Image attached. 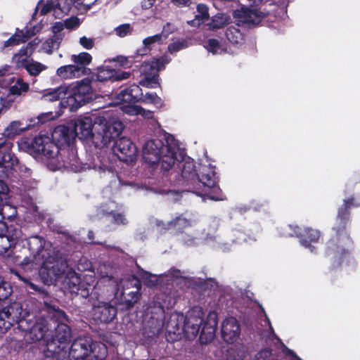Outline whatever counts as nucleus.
<instances>
[{
  "label": "nucleus",
  "instance_id": "1",
  "mask_svg": "<svg viewBox=\"0 0 360 360\" xmlns=\"http://www.w3.org/2000/svg\"><path fill=\"white\" fill-rule=\"evenodd\" d=\"M34 318L33 314L22 311L13 325L17 323L18 328L25 332L24 338L27 343L45 342L44 354L46 358L68 360L72 320L63 310L50 304L45 305L41 316L33 321Z\"/></svg>",
  "mask_w": 360,
  "mask_h": 360
},
{
  "label": "nucleus",
  "instance_id": "2",
  "mask_svg": "<svg viewBox=\"0 0 360 360\" xmlns=\"http://www.w3.org/2000/svg\"><path fill=\"white\" fill-rule=\"evenodd\" d=\"M15 244L27 247L30 255H25L20 261L22 266L29 264L41 265L39 274L44 282L52 283L65 274L68 267L66 259L58 252L45 248V239L39 235L27 236L20 228L16 227L14 233L9 236Z\"/></svg>",
  "mask_w": 360,
  "mask_h": 360
},
{
  "label": "nucleus",
  "instance_id": "3",
  "mask_svg": "<svg viewBox=\"0 0 360 360\" xmlns=\"http://www.w3.org/2000/svg\"><path fill=\"white\" fill-rule=\"evenodd\" d=\"M359 207L360 198L352 195L343 199L342 204L338 209L335 224L324 249V255L330 262L332 269L348 265L352 259L351 253L354 243L347 226L350 221L351 208Z\"/></svg>",
  "mask_w": 360,
  "mask_h": 360
},
{
  "label": "nucleus",
  "instance_id": "4",
  "mask_svg": "<svg viewBox=\"0 0 360 360\" xmlns=\"http://www.w3.org/2000/svg\"><path fill=\"white\" fill-rule=\"evenodd\" d=\"M90 82L87 79L77 81L70 85H61L49 89L42 95L41 99L53 102L60 100V105L70 111H76L80 107L91 101Z\"/></svg>",
  "mask_w": 360,
  "mask_h": 360
},
{
  "label": "nucleus",
  "instance_id": "5",
  "mask_svg": "<svg viewBox=\"0 0 360 360\" xmlns=\"http://www.w3.org/2000/svg\"><path fill=\"white\" fill-rule=\"evenodd\" d=\"M26 130L20 121H12L4 129L0 137V178L9 179L13 176L18 160L12 152V143L7 138L12 139Z\"/></svg>",
  "mask_w": 360,
  "mask_h": 360
},
{
  "label": "nucleus",
  "instance_id": "6",
  "mask_svg": "<svg viewBox=\"0 0 360 360\" xmlns=\"http://www.w3.org/2000/svg\"><path fill=\"white\" fill-rule=\"evenodd\" d=\"M165 143L159 139L146 141L143 147V159L150 166L161 165V169L169 171L176 160V148L169 144L167 139Z\"/></svg>",
  "mask_w": 360,
  "mask_h": 360
},
{
  "label": "nucleus",
  "instance_id": "7",
  "mask_svg": "<svg viewBox=\"0 0 360 360\" xmlns=\"http://www.w3.org/2000/svg\"><path fill=\"white\" fill-rule=\"evenodd\" d=\"M12 287L9 283L0 277V333H4L13 326V321L18 320L22 307L20 302H11L9 297L12 293Z\"/></svg>",
  "mask_w": 360,
  "mask_h": 360
},
{
  "label": "nucleus",
  "instance_id": "8",
  "mask_svg": "<svg viewBox=\"0 0 360 360\" xmlns=\"http://www.w3.org/2000/svg\"><path fill=\"white\" fill-rule=\"evenodd\" d=\"M124 124L119 120L98 117L95 119L94 129L89 140L96 148L106 146L111 141L118 138L124 129Z\"/></svg>",
  "mask_w": 360,
  "mask_h": 360
},
{
  "label": "nucleus",
  "instance_id": "9",
  "mask_svg": "<svg viewBox=\"0 0 360 360\" xmlns=\"http://www.w3.org/2000/svg\"><path fill=\"white\" fill-rule=\"evenodd\" d=\"M199 184L194 186L193 193L198 196L207 197L212 200H224L225 195L219 188V176L214 167L209 165H201L198 170Z\"/></svg>",
  "mask_w": 360,
  "mask_h": 360
},
{
  "label": "nucleus",
  "instance_id": "10",
  "mask_svg": "<svg viewBox=\"0 0 360 360\" xmlns=\"http://www.w3.org/2000/svg\"><path fill=\"white\" fill-rule=\"evenodd\" d=\"M170 60L169 56L163 55L158 58H153L150 61L143 62L139 68V72L143 76L139 84L147 88L160 86L159 72L164 70Z\"/></svg>",
  "mask_w": 360,
  "mask_h": 360
},
{
  "label": "nucleus",
  "instance_id": "11",
  "mask_svg": "<svg viewBox=\"0 0 360 360\" xmlns=\"http://www.w3.org/2000/svg\"><path fill=\"white\" fill-rule=\"evenodd\" d=\"M280 235L283 237H297L302 245L308 248H314L311 243L318 242L321 233L319 230L309 227L301 228L297 225L287 224L281 228Z\"/></svg>",
  "mask_w": 360,
  "mask_h": 360
},
{
  "label": "nucleus",
  "instance_id": "12",
  "mask_svg": "<svg viewBox=\"0 0 360 360\" xmlns=\"http://www.w3.org/2000/svg\"><path fill=\"white\" fill-rule=\"evenodd\" d=\"M131 76L129 72L116 70L108 66L102 65L97 68L96 72L91 74V78L86 77L90 82L91 86V101L93 100L94 91L95 89V84L98 82H105L110 81L112 82L115 81H122L129 79Z\"/></svg>",
  "mask_w": 360,
  "mask_h": 360
},
{
  "label": "nucleus",
  "instance_id": "13",
  "mask_svg": "<svg viewBox=\"0 0 360 360\" xmlns=\"http://www.w3.org/2000/svg\"><path fill=\"white\" fill-rule=\"evenodd\" d=\"M71 337L70 338V339ZM68 342L67 349L68 360H84L87 358L95 349V342L89 336H79L75 338L69 347ZM56 360V359H52Z\"/></svg>",
  "mask_w": 360,
  "mask_h": 360
},
{
  "label": "nucleus",
  "instance_id": "14",
  "mask_svg": "<svg viewBox=\"0 0 360 360\" xmlns=\"http://www.w3.org/2000/svg\"><path fill=\"white\" fill-rule=\"evenodd\" d=\"M28 149L32 154L41 155L50 160L52 155L58 153L57 146L51 141L50 136L39 134L33 138Z\"/></svg>",
  "mask_w": 360,
  "mask_h": 360
},
{
  "label": "nucleus",
  "instance_id": "15",
  "mask_svg": "<svg viewBox=\"0 0 360 360\" xmlns=\"http://www.w3.org/2000/svg\"><path fill=\"white\" fill-rule=\"evenodd\" d=\"M77 163V157L76 152L72 147L62 148L59 153L56 155H52L50 160L46 162L47 167L50 170L56 171L62 168H69L75 166Z\"/></svg>",
  "mask_w": 360,
  "mask_h": 360
},
{
  "label": "nucleus",
  "instance_id": "16",
  "mask_svg": "<svg viewBox=\"0 0 360 360\" xmlns=\"http://www.w3.org/2000/svg\"><path fill=\"white\" fill-rule=\"evenodd\" d=\"M112 141V150L121 161L131 162L136 159L138 149L131 139L123 136Z\"/></svg>",
  "mask_w": 360,
  "mask_h": 360
},
{
  "label": "nucleus",
  "instance_id": "17",
  "mask_svg": "<svg viewBox=\"0 0 360 360\" xmlns=\"http://www.w3.org/2000/svg\"><path fill=\"white\" fill-rule=\"evenodd\" d=\"M92 318L97 323H109L113 321L117 315V308L106 302L101 304L94 302Z\"/></svg>",
  "mask_w": 360,
  "mask_h": 360
},
{
  "label": "nucleus",
  "instance_id": "18",
  "mask_svg": "<svg viewBox=\"0 0 360 360\" xmlns=\"http://www.w3.org/2000/svg\"><path fill=\"white\" fill-rule=\"evenodd\" d=\"M185 316L182 314H172L166 323L165 337L168 342H175L181 339L184 329Z\"/></svg>",
  "mask_w": 360,
  "mask_h": 360
},
{
  "label": "nucleus",
  "instance_id": "19",
  "mask_svg": "<svg viewBox=\"0 0 360 360\" xmlns=\"http://www.w3.org/2000/svg\"><path fill=\"white\" fill-rule=\"evenodd\" d=\"M51 139L59 150L62 148H70L71 146L75 142V134L73 133L72 127L58 125L53 129Z\"/></svg>",
  "mask_w": 360,
  "mask_h": 360
},
{
  "label": "nucleus",
  "instance_id": "20",
  "mask_svg": "<svg viewBox=\"0 0 360 360\" xmlns=\"http://www.w3.org/2000/svg\"><path fill=\"white\" fill-rule=\"evenodd\" d=\"M180 164L179 167H181V184L187 186L188 190L193 192L194 186L199 184L198 172L196 170L195 162L188 158Z\"/></svg>",
  "mask_w": 360,
  "mask_h": 360
},
{
  "label": "nucleus",
  "instance_id": "21",
  "mask_svg": "<svg viewBox=\"0 0 360 360\" xmlns=\"http://www.w3.org/2000/svg\"><path fill=\"white\" fill-rule=\"evenodd\" d=\"M218 324V315L214 311H210L201 325L199 333V340L202 345H206L212 341L215 336Z\"/></svg>",
  "mask_w": 360,
  "mask_h": 360
},
{
  "label": "nucleus",
  "instance_id": "22",
  "mask_svg": "<svg viewBox=\"0 0 360 360\" xmlns=\"http://www.w3.org/2000/svg\"><path fill=\"white\" fill-rule=\"evenodd\" d=\"M223 340L229 344L233 343L240 335V327L238 321L234 317H229L224 320L221 328Z\"/></svg>",
  "mask_w": 360,
  "mask_h": 360
},
{
  "label": "nucleus",
  "instance_id": "23",
  "mask_svg": "<svg viewBox=\"0 0 360 360\" xmlns=\"http://www.w3.org/2000/svg\"><path fill=\"white\" fill-rule=\"evenodd\" d=\"M95 120L93 122L91 117H84L77 119L72 127L75 138L80 140L89 141L92 131L94 129Z\"/></svg>",
  "mask_w": 360,
  "mask_h": 360
},
{
  "label": "nucleus",
  "instance_id": "24",
  "mask_svg": "<svg viewBox=\"0 0 360 360\" xmlns=\"http://www.w3.org/2000/svg\"><path fill=\"white\" fill-rule=\"evenodd\" d=\"M141 285L139 280L136 279L134 287H124L120 295L122 304H124L126 309H131L138 302L141 297L140 290Z\"/></svg>",
  "mask_w": 360,
  "mask_h": 360
},
{
  "label": "nucleus",
  "instance_id": "25",
  "mask_svg": "<svg viewBox=\"0 0 360 360\" xmlns=\"http://www.w3.org/2000/svg\"><path fill=\"white\" fill-rule=\"evenodd\" d=\"M162 329L160 324L154 323L153 321L144 325L140 337L141 344L147 346L152 345L156 342Z\"/></svg>",
  "mask_w": 360,
  "mask_h": 360
},
{
  "label": "nucleus",
  "instance_id": "26",
  "mask_svg": "<svg viewBox=\"0 0 360 360\" xmlns=\"http://www.w3.org/2000/svg\"><path fill=\"white\" fill-rule=\"evenodd\" d=\"M203 319L200 316H185L183 333L186 339L194 340L199 335Z\"/></svg>",
  "mask_w": 360,
  "mask_h": 360
},
{
  "label": "nucleus",
  "instance_id": "27",
  "mask_svg": "<svg viewBox=\"0 0 360 360\" xmlns=\"http://www.w3.org/2000/svg\"><path fill=\"white\" fill-rule=\"evenodd\" d=\"M162 32L145 38L143 40V47L137 49L136 54L141 56L149 54L157 45L162 44Z\"/></svg>",
  "mask_w": 360,
  "mask_h": 360
},
{
  "label": "nucleus",
  "instance_id": "28",
  "mask_svg": "<svg viewBox=\"0 0 360 360\" xmlns=\"http://www.w3.org/2000/svg\"><path fill=\"white\" fill-rule=\"evenodd\" d=\"M72 61L80 69V74L85 75L91 72V70L86 66L91 63L92 56L87 52H81L77 55H72Z\"/></svg>",
  "mask_w": 360,
  "mask_h": 360
},
{
  "label": "nucleus",
  "instance_id": "29",
  "mask_svg": "<svg viewBox=\"0 0 360 360\" xmlns=\"http://www.w3.org/2000/svg\"><path fill=\"white\" fill-rule=\"evenodd\" d=\"M230 20L231 18L228 15L218 13L211 18L210 21L206 24V26L208 30L214 32L224 28L230 22Z\"/></svg>",
  "mask_w": 360,
  "mask_h": 360
},
{
  "label": "nucleus",
  "instance_id": "30",
  "mask_svg": "<svg viewBox=\"0 0 360 360\" xmlns=\"http://www.w3.org/2000/svg\"><path fill=\"white\" fill-rule=\"evenodd\" d=\"M17 66L18 68H24L32 76L39 75L46 68L41 63L34 60L30 61L25 59L18 60L17 62Z\"/></svg>",
  "mask_w": 360,
  "mask_h": 360
},
{
  "label": "nucleus",
  "instance_id": "31",
  "mask_svg": "<svg viewBox=\"0 0 360 360\" xmlns=\"http://www.w3.org/2000/svg\"><path fill=\"white\" fill-rule=\"evenodd\" d=\"M225 36L227 40L233 46H240L244 43V35L240 29L231 25L226 28Z\"/></svg>",
  "mask_w": 360,
  "mask_h": 360
},
{
  "label": "nucleus",
  "instance_id": "32",
  "mask_svg": "<svg viewBox=\"0 0 360 360\" xmlns=\"http://www.w3.org/2000/svg\"><path fill=\"white\" fill-rule=\"evenodd\" d=\"M79 71L80 69L72 64L58 68L56 70V74L62 79H70L72 77H79L82 76Z\"/></svg>",
  "mask_w": 360,
  "mask_h": 360
},
{
  "label": "nucleus",
  "instance_id": "33",
  "mask_svg": "<svg viewBox=\"0 0 360 360\" xmlns=\"http://www.w3.org/2000/svg\"><path fill=\"white\" fill-rule=\"evenodd\" d=\"M196 9L198 14L195 16V19L188 22V23L192 26L195 25L196 21V24L198 25H200V24L203 23L206 20L209 19V9L206 4H198L197 5Z\"/></svg>",
  "mask_w": 360,
  "mask_h": 360
},
{
  "label": "nucleus",
  "instance_id": "34",
  "mask_svg": "<svg viewBox=\"0 0 360 360\" xmlns=\"http://www.w3.org/2000/svg\"><path fill=\"white\" fill-rule=\"evenodd\" d=\"M191 226V221L184 217L182 214H180L168 223L169 229H174L178 232H183L184 229Z\"/></svg>",
  "mask_w": 360,
  "mask_h": 360
},
{
  "label": "nucleus",
  "instance_id": "35",
  "mask_svg": "<svg viewBox=\"0 0 360 360\" xmlns=\"http://www.w3.org/2000/svg\"><path fill=\"white\" fill-rule=\"evenodd\" d=\"M106 292H108V290L105 289V287L97 283L91 289L90 300H96L98 302V304H101V302H105L104 300L106 297Z\"/></svg>",
  "mask_w": 360,
  "mask_h": 360
},
{
  "label": "nucleus",
  "instance_id": "36",
  "mask_svg": "<svg viewBox=\"0 0 360 360\" xmlns=\"http://www.w3.org/2000/svg\"><path fill=\"white\" fill-rule=\"evenodd\" d=\"M204 47L213 55L226 53V48L223 47L216 39H208Z\"/></svg>",
  "mask_w": 360,
  "mask_h": 360
},
{
  "label": "nucleus",
  "instance_id": "37",
  "mask_svg": "<svg viewBox=\"0 0 360 360\" xmlns=\"http://www.w3.org/2000/svg\"><path fill=\"white\" fill-rule=\"evenodd\" d=\"M74 4V0H55L56 11L59 13V16L62 18L64 15L68 14Z\"/></svg>",
  "mask_w": 360,
  "mask_h": 360
},
{
  "label": "nucleus",
  "instance_id": "38",
  "mask_svg": "<svg viewBox=\"0 0 360 360\" xmlns=\"http://www.w3.org/2000/svg\"><path fill=\"white\" fill-rule=\"evenodd\" d=\"M30 85L25 82L22 78H18L15 84L9 88V93L11 95L19 96L22 93L27 92L29 90Z\"/></svg>",
  "mask_w": 360,
  "mask_h": 360
},
{
  "label": "nucleus",
  "instance_id": "39",
  "mask_svg": "<svg viewBox=\"0 0 360 360\" xmlns=\"http://www.w3.org/2000/svg\"><path fill=\"white\" fill-rule=\"evenodd\" d=\"M22 30L19 28H16L15 33L4 42L3 48L14 46L19 45L21 43H24V40L22 39Z\"/></svg>",
  "mask_w": 360,
  "mask_h": 360
},
{
  "label": "nucleus",
  "instance_id": "40",
  "mask_svg": "<svg viewBox=\"0 0 360 360\" xmlns=\"http://www.w3.org/2000/svg\"><path fill=\"white\" fill-rule=\"evenodd\" d=\"M40 15H45L49 13L51 11H54V15L56 18H60L59 16V13L56 11L55 0H48L46 4H42L39 5Z\"/></svg>",
  "mask_w": 360,
  "mask_h": 360
},
{
  "label": "nucleus",
  "instance_id": "41",
  "mask_svg": "<svg viewBox=\"0 0 360 360\" xmlns=\"http://www.w3.org/2000/svg\"><path fill=\"white\" fill-rule=\"evenodd\" d=\"M117 98L122 102L128 104H135L137 103L129 86L121 90L117 94Z\"/></svg>",
  "mask_w": 360,
  "mask_h": 360
},
{
  "label": "nucleus",
  "instance_id": "42",
  "mask_svg": "<svg viewBox=\"0 0 360 360\" xmlns=\"http://www.w3.org/2000/svg\"><path fill=\"white\" fill-rule=\"evenodd\" d=\"M110 217H111L110 222L115 225L120 226L127 225L128 224V221L125 215L122 213L117 212L115 210H112V213H111Z\"/></svg>",
  "mask_w": 360,
  "mask_h": 360
},
{
  "label": "nucleus",
  "instance_id": "43",
  "mask_svg": "<svg viewBox=\"0 0 360 360\" xmlns=\"http://www.w3.org/2000/svg\"><path fill=\"white\" fill-rule=\"evenodd\" d=\"M32 51H30L29 46L27 45L22 46L18 52L13 56V59L15 60L17 63L18 60L25 59L28 60L32 55Z\"/></svg>",
  "mask_w": 360,
  "mask_h": 360
},
{
  "label": "nucleus",
  "instance_id": "44",
  "mask_svg": "<svg viewBox=\"0 0 360 360\" xmlns=\"http://www.w3.org/2000/svg\"><path fill=\"white\" fill-rule=\"evenodd\" d=\"M67 283L72 292L76 290H79V286L82 284L80 277L76 273H74V275L68 279Z\"/></svg>",
  "mask_w": 360,
  "mask_h": 360
},
{
  "label": "nucleus",
  "instance_id": "45",
  "mask_svg": "<svg viewBox=\"0 0 360 360\" xmlns=\"http://www.w3.org/2000/svg\"><path fill=\"white\" fill-rule=\"evenodd\" d=\"M116 34L120 37H124L128 34H130L132 32V27L130 24L125 23L117 26L115 29Z\"/></svg>",
  "mask_w": 360,
  "mask_h": 360
},
{
  "label": "nucleus",
  "instance_id": "46",
  "mask_svg": "<svg viewBox=\"0 0 360 360\" xmlns=\"http://www.w3.org/2000/svg\"><path fill=\"white\" fill-rule=\"evenodd\" d=\"M186 47H187V42L186 40H177L176 41L170 43L168 45V51L171 54H172L174 53L179 51L180 50Z\"/></svg>",
  "mask_w": 360,
  "mask_h": 360
},
{
  "label": "nucleus",
  "instance_id": "47",
  "mask_svg": "<svg viewBox=\"0 0 360 360\" xmlns=\"http://www.w3.org/2000/svg\"><path fill=\"white\" fill-rule=\"evenodd\" d=\"M129 88L130 89L131 94H133L136 99L135 101H136L137 103L144 101V94H143L142 89L139 85L134 84L129 86Z\"/></svg>",
  "mask_w": 360,
  "mask_h": 360
},
{
  "label": "nucleus",
  "instance_id": "48",
  "mask_svg": "<svg viewBox=\"0 0 360 360\" xmlns=\"http://www.w3.org/2000/svg\"><path fill=\"white\" fill-rule=\"evenodd\" d=\"M65 27L68 30H74L78 27L80 25V20L77 16H71L64 21Z\"/></svg>",
  "mask_w": 360,
  "mask_h": 360
},
{
  "label": "nucleus",
  "instance_id": "49",
  "mask_svg": "<svg viewBox=\"0 0 360 360\" xmlns=\"http://www.w3.org/2000/svg\"><path fill=\"white\" fill-rule=\"evenodd\" d=\"M142 102H148L155 105H161L162 99L156 93H146L144 95V101H142Z\"/></svg>",
  "mask_w": 360,
  "mask_h": 360
},
{
  "label": "nucleus",
  "instance_id": "50",
  "mask_svg": "<svg viewBox=\"0 0 360 360\" xmlns=\"http://www.w3.org/2000/svg\"><path fill=\"white\" fill-rule=\"evenodd\" d=\"M65 27L64 22H56L52 26V32H53L54 35L51 39V43L53 44L56 39H58V36L56 35L57 34L60 33L61 31L63 30Z\"/></svg>",
  "mask_w": 360,
  "mask_h": 360
},
{
  "label": "nucleus",
  "instance_id": "51",
  "mask_svg": "<svg viewBox=\"0 0 360 360\" xmlns=\"http://www.w3.org/2000/svg\"><path fill=\"white\" fill-rule=\"evenodd\" d=\"M272 354V351L269 348H265L260 350L255 356V360H269Z\"/></svg>",
  "mask_w": 360,
  "mask_h": 360
},
{
  "label": "nucleus",
  "instance_id": "52",
  "mask_svg": "<svg viewBox=\"0 0 360 360\" xmlns=\"http://www.w3.org/2000/svg\"><path fill=\"white\" fill-rule=\"evenodd\" d=\"M80 44L86 49H91L94 46V40L91 38H87L85 36L82 37L79 39Z\"/></svg>",
  "mask_w": 360,
  "mask_h": 360
},
{
  "label": "nucleus",
  "instance_id": "53",
  "mask_svg": "<svg viewBox=\"0 0 360 360\" xmlns=\"http://www.w3.org/2000/svg\"><path fill=\"white\" fill-rule=\"evenodd\" d=\"M22 30V39L24 40V43L31 39L33 36H34L37 32H39V30H37V31H32L30 27H26L25 31Z\"/></svg>",
  "mask_w": 360,
  "mask_h": 360
},
{
  "label": "nucleus",
  "instance_id": "54",
  "mask_svg": "<svg viewBox=\"0 0 360 360\" xmlns=\"http://www.w3.org/2000/svg\"><path fill=\"white\" fill-rule=\"evenodd\" d=\"M74 292L85 298L88 297H90L91 294L89 289L84 287L83 283L79 286V290H76Z\"/></svg>",
  "mask_w": 360,
  "mask_h": 360
},
{
  "label": "nucleus",
  "instance_id": "55",
  "mask_svg": "<svg viewBox=\"0 0 360 360\" xmlns=\"http://www.w3.org/2000/svg\"><path fill=\"white\" fill-rule=\"evenodd\" d=\"M111 213H112V210L108 211L103 206L100 207L97 210V215L99 218L110 217Z\"/></svg>",
  "mask_w": 360,
  "mask_h": 360
},
{
  "label": "nucleus",
  "instance_id": "56",
  "mask_svg": "<svg viewBox=\"0 0 360 360\" xmlns=\"http://www.w3.org/2000/svg\"><path fill=\"white\" fill-rule=\"evenodd\" d=\"M41 40L39 37H35L33 40L27 43V46H29L30 51H32V53L34 52L38 45L41 43Z\"/></svg>",
  "mask_w": 360,
  "mask_h": 360
},
{
  "label": "nucleus",
  "instance_id": "57",
  "mask_svg": "<svg viewBox=\"0 0 360 360\" xmlns=\"http://www.w3.org/2000/svg\"><path fill=\"white\" fill-rule=\"evenodd\" d=\"M3 205H4V200H2V203L1 204V208L4 210L6 215H8V216L12 215L13 213V210H14L17 212V210L15 208L11 207L9 205H6L4 207V206H3ZM15 214H17V213ZM15 216L16 215H15L13 217V219H11V221H12L15 217ZM8 220L10 221V219H8Z\"/></svg>",
  "mask_w": 360,
  "mask_h": 360
},
{
  "label": "nucleus",
  "instance_id": "58",
  "mask_svg": "<svg viewBox=\"0 0 360 360\" xmlns=\"http://www.w3.org/2000/svg\"><path fill=\"white\" fill-rule=\"evenodd\" d=\"M113 61L118 63L121 66H128V59L127 57L123 56H117L115 58H113Z\"/></svg>",
  "mask_w": 360,
  "mask_h": 360
},
{
  "label": "nucleus",
  "instance_id": "59",
  "mask_svg": "<svg viewBox=\"0 0 360 360\" xmlns=\"http://www.w3.org/2000/svg\"><path fill=\"white\" fill-rule=\"evenodd\" d=\"M155 2V0H142L141 7L143 9H149L153 7Z\"/></svg>",
  "mask_w": 360,
  "mask_h": 360
},
{
  "label": "nucleus",
  "instance_id": "60",
  "mask_svg": "<svg viewBox=\"0 0 360 360\" xmlns=\"http://www.w3.org/2000/svg\"><path fill=\"white\" fill-rule=\"evenodd\" d=\"M176 6H187L191 4V0H171Z\"/></svg>",
  "mask_w": 360,
  "mask_h": 360
},
{
  "label": "nucleus",
  "instance_id": "61",
  "mask_svg": "<svg viewBox=\"0 0 360 360\" xmlns=\"http://www.w3.org/2000/svg\"><path fill=\"white\" fill-rule=\"evenodd\" d=\"M352 188H353V185L347 184L345 186V189L343 191L344 194L345 195H349L350 193V192L352 191Z\"/></svg>",
  "mask_w": 360,
  "mask_h": 360
},
{
  "label": "nucleus",
  "instance_id": "62",
  "mask_svg": "<svg viewBox=\"0 0 360 360\" xmlns=\"http://www.w3.org/2000/svg\"><path fill=\"white\" fill-rule=\"evenodd\" d=\"M144 279H145L146 284L149 287L155 286L156 284V280L153 281L150 278H147V277L144 278Z\"/></svg>",
  "mask_w": 360,
  "mask_h": 360
},
{
  "label": "nucleus",
  "instance_id": "63",
  "mask_svg": "<svg viewBox=\"0 0 360 360\" xmlns=\"http://www.w3.org/2000/svg\"><path fill=\"white\" fill-rule=\"evenodd\" d=\"M42 1L43 0H40L38 3H37V5L34 9V12L33 13L32 15V20H34L36 19V15L38 13V11L39 10V5L42 4Z\"/></svg>",
  "mask_w": 360,
  "mask_h": 360
},
{
  "label": "nucleus",
  "instance_id": "64",
  "mask_svg": "<svg viewBox=\"0 0 360 360\" xmlns=\"http://www.w3.org/2000/svg\"><path fill=\"white\" fill-rule=\"evenodd\" d=\"M13 274L22 281H23L24 283H27L29 282V280L27 278H26L25 277H23L22 276L18 271H13Z\"/></svg>",
  "mask_w": 360,
  "mask_h": 360
}]
</instances>
